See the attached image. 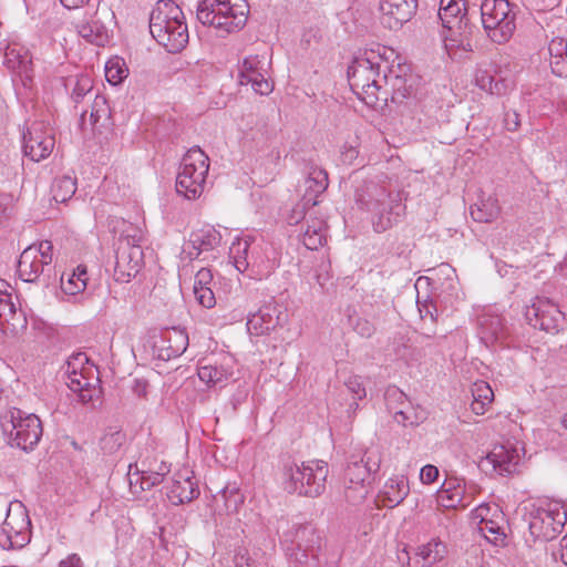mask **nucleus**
Segmentation results:
<instances>
[{
	"instance_id": "f257e3e1",
	"label": "nucleus",
	"mask_w": 567,
	"mask_h": 567,
	"mask_svg": "<svg viewBox=\"0 0 567 567\" xmlns=\"http://www.w3.org/2000/svg\"><path fill=\"white\" fill-rule=\"evenodd\" d=\"M357 205L370 214L374 231L383 233L398 223L404 210L399 193L375 181H364L354 190Z\"/></svg>"
},
{
	"instance_id": "4468645a",
	"label": "nucleus",
	"mask_w": 567,
	"mask_h": 567,
	"mask_svg": "<svg viewBox=\"0 0 567 567\" xmlns=\"http://www.w3.org/2000/svg\"><path fill=\"white\" fill-rule=\"evenodd\" d=\"M525 318L532 327L550 333L558 332L565 320L564 313L554 302L539 297L526 307Z\"/></svg>"
},
{
	"instance_id": "f704fd0d",
	"label": "nucleus",
	"mask_w": 567,
	"mask_h": 567,
	"mask_svg": "<svg viewBox=\"0 0 567 567\" xmlns=\"http://www.w3.org/2000/svg\"><path fill=\"white\" fill-rule=\"evenodd\" d=\"M473 401L471 403V410L476 415H482L486 412L487 406L494 399L492 388L485 381H478L473 384L472 388Z\"/></svg>"
},
{
	"instance_id": "39448f33",
	"label": "nucleus",
	"mask_w": 567,
	"mask_h": 567,
	"mask_svg": "<svg viewBox=\"0 0 567 567\" xmlns=\"http://www.w3.org/2000/svg\"><path fill=\"white\" fill-rule=\"evenodd\" d=\"M329 470L323 461L301 462L288 460L282 465V485L290 494L318 497L326 489Z\"/></svg>"
},
{
	"instance_id": "9d476101",
	"label": "nucleus",
	"mask_w": 567,
	"mask_h": 567,
	"mask_svg": "<svg viewBox=\"0 0 567 567\" xmlns=\"http://www.w3.org/2000/svg\"><path fill=\"white\" fill-rule=\"evenodd\" d=\"M439 18L443 27L451 32L450 37H446L450 45L461 47L466 52L472 51L466 35L467 19L464 0H441ZM446 47L449 48V44Z\"/></svg>"
},
{
	"instance_id": "680f3d73",
	"label": "nucleus",
	"mask_w": 567,
	"mask_h": 567,
	"mask_svg": "<svg viewBox=\"0 0 567 567\" xmlns=\"http://www.w3.org/2000/svg\"><path fill=\"white\" fill-rule=\"evenodd\" d=\"M13 213V198L11 195H0V224L6 221Z\"/></svg>"
},
{
	"instance_id": "b1692460",
	"label": "nucleus",
	"mask_w": 567,
	"mask_h": 567,
	"mask_svg": "<svg viewBox=\"0 0 567 567\" xmlns=\"http://www.w3.org/2000/svg\"><path fill=\"white\" fill-rule=\"evenodd\" d=\"M208 169V156L200 148L194 147L184 155L178 174L205 184Z\"/></svg>"
},
{
	"instance_id": "dca6fc26",
	"label": "nucleus",
	"mask_w": 567,
	"mask_h": 567,
	"mask_svg": "<svg viewBox=\"0 0 567 567\" xmlns=\"http://www.w3.org/2000/svg\"><path fill=\"white\" fill-rule=\"evenodd\" d=\"M446 546L439 539L420 545L415 548L406 549L398 554V559L408 567H430L441 561L446 555Z\"/></svg>"
},
{
	"instance_id": "5fc2aeb1",
	"label": "nucleus",
	"mask_w": 567,
	"mask_h": 567,
	"mask_svg": "<svg viewBox=\"0 0 567 567\" xmlns=\"http://www.w3.org/2000/svg\"><path fill=\"white\" fill-rule=\"evenodd\" d=\"M434 271L439 280L444 279L442 286L445 289L453 290L455 288L457 276L455 269L452 268L449 264H441L439 267L434 269Z\"/></svg>"
},
{
	"instance_id": "09e8293b",
	"label": "nucleus",
	"mask_w": 567,
	"mask_h": 567,
	"mask_svg": "<svg viewBox=\"0 0 567 567\" xmlns=\"http://www.w3.org/2000/svg\"><path fill=\"white\" fill-rule=\"evenodd\" d=\"M370 474L362 462L353 461L350 462L344 471V482L354 484H367V480Z\"/></svg>"
},
{
	"instance_id": "ddd939ff",
	"label": "nucleus",
	"mask_w": 567,
	"mask_h": 567,
	"mask_svg": "<svg viewBox=\"0 0 567 567\" xmlns=\"http://www.w3.org/2000/svg\"><path fill=\"white\" fill-rule=\"evenodd\" d=\"M23 153L33 162L47 158L55 145L54 132L44 122H33L23 133Z\"/></svg>"
},
{
	"instance_id": "2f4dec72",
	"label": "nucleus",
	"mask_w": 567,
	"mask_h": 567,
	"mask_svg": "<svg viewBox=\"0 0 567 567\" xmlns=\"http://www.w3.org/2000/svg\"><path fill=\"white\" fill-rule=\"evenodd\" d=\"M302 243L306 248L317 250L322 247L326 241V221L320 218H312L307 220V227L302 231Z\"/></svg>"
},
{
	"instance_id": "6e6d98bb",
	"label": "nucleus",
	"mask_w": 567,
	"mask_h": 567,
	"mask_svg": "<svg viewBox=\"0 0 567 567\" xmlns=\"http://www.w3.org/2000/svg\"><path fill=\"white\" fill-rule=\"evenodd\" d=\"M93 89V81L89 75H81L76 79L73 91L72 99L75 103H80L82 99L91 93Z\"/></svg>"
},
{
	"instance_id": "79ce46f5",
	"label": "nucleus",
	"mask_w": 567,
	"mask_h": 567,
	"mask_svg": "<svg viewBox=\"0 0 567 567\" xmlns=\"http://www.w3.org/2000/svg\"><path fill=\"white\" fill-rule=\"evenodd\" d=\"M204 184L187 177V175L177 174L176 192L188 199H195L203 193Z\"/></svg>"
},
{
	"instance_id": "473e14b6",
	"label": "nucleus",
	"mask_w": 567,
	"mask_h": 567,
	"mask_svg": "<svg viewBox=\"0 0 567 567\" xmlns=\"http://www.w3.org/2000/svg\"><path fill=\"white\" fill-rule=\"evenodd\" d=\"M30 525V520L25 508L21 503H17L14 508L9 507L7 517L3 523V530L8 534V538L11 539V534L20 535L23 529H27Z\"/></svg>"
},
{
	"instance_id": "393cba45",
	"label": "nucleus",
	"mask_w": 567,
	"mask_h": 567,
	"mask_svg": "<svg viewBox=\"0 0 567 567\" xmlns=\"http://www.w3.org/2000/svg\"><path fill=\"white\" fill-rule=\"evenodd\" d=\"M6 66L21 76L23 84L32 78V58L29 51L20 45H9L4 53Z\"/></svg>"
},
{
	"instance_id": "5701e85b",
	"label": "nucleus",
	"mask_w": 567,
	"mask_h": 567,
	"mask_svg": "<svg viewBox=\"0 0 567 567\" xmlns=\"http://www.w3.org/2000/svg\"><path fill=\"white\" fill-rule=\"evenodd\" d=\"M127 475L130 477V486L134 492H137V487L140 491L151 489L162 483L164 478L158 475V472H155V466L148 463L147 460L130 464Z\"/></svg>"
},
{
	"instance_id": "c756f323",
	"label": "nucleus",
	"mask_w": 567,
	"mask_h": 567,
	"mask_svg": "<svg viewBox=\"0 0 567 567\" xmlns=\"http://www.w3.org/2000/svg\"><path fill=\"white\" fill-rule=\"evenodd\" d=\"M9 285L0 279V323L11 326L16 329L18 324L24 321L22 316L17 313L11 295L7 291Z\"/></svg>"
},
{
	"instance_id": "bb28decb",
	"label": "nucleus",
	"mask_w": 567,
	"mask_h": 567,
	"mask_svg": "<svg viewBox=\"0 0 567 567\" xmlns=\"http://www.w3.org/2000/svg\"><path fill=\"white\" fill-rule=\"evenodd\" d=\"M47 269L50 270L51 266L42 262V259L37 257L33 246L27 247L21 252L18 261V271L23 281L34 282Z\"/></svg>"
},
{
	"instance_id": "0eeeda50",
	"label": "nucleus",
	"mask_w": 567,
	"mask_h": 567,
	"mask_svg": "<svg viewBox=\"0 0 567 567\" xmlns=\"http://www.w3.org/2000/svg\"><path fill=\"white\" fill-rule=\"evenodd\" d=\"M481 17L483 28L494 43H506L516 30V12L507 0H484Z\"/></svg>"
},
{
	"instance_id": "7ed1b4c3",
	"label": "nucleus",
	"mask_w": 567,
	"mask_h": 567,
	"mask_svg": "<svg viewBox=\"0 0 567 567\" xmlns=\"http://www.w3.org/2000/svg\"><path fill=\"white\" fill-rule=\"evenodd\" d=\"M248 12L245 0H202L196 17L203 25L212 27L220 37H226L246 25Z\"/></svg>"
},
{
	"instance_id": "58836bf2",
	"label": "nucleus",
	"mask_w": 567,
	"mask_h": 567,
	"mask_svg": "<svg viewBox=\"0 0 567 567\" xmlns=\"http://www.w3.org/2000/svg\"><path fill=\"white\" fill-rule=\"evenodd\" d=\"M394 420L403 426L419 425L426 420V411L409 403L404 408L394 411Z\"/></svg>"
},
{
	"instance_id": "c03bdc74",
	"label": "nucleus",
	"mask_w": 567,
	"mask_h": 567,
	"mask_svg": "<svg viewBox=\"0 0 567 567\" xmlns=\"http://www.w3.org/2000/svg\"><path fill=\"white\" fill-rule=\"evenodd\" d=\"M198 378L200 381L209 385H217L227 380L226 371L215 365H204L198 369Z\"/></svg>"
},
{
	"instance_id": "bf43d9fd",
	"label": "nucleus",
	"mask_w": 567,
	"mask_h": 567,
	"mask_svg": "<svg viewBox=\"0 0 567 567\" xmlns=\"http://www.w3.org/2000/svg\"><path fill=\"white\" fill-rule=\"evenodd\" d=\"M548 52L550 59L554 58H567V40L563 38H554L548 44Z\"/></svg>"
},
{
	"instance_id": "603ef678",
	"label": "nucleus",
	"mask_w": 567,
	"mask_h": 567,
	"mask_svg": "<svg viewBox=\"0 0 567 567\" xmlns=\"http://www.w3.org/2000/svg\"><path fill=\"white\" fill-rule=\"evenodd\" d=\"M382 461V454L379 447H370L364 452L363 457L359 461L362 462L367 472L371 474H375L380 470Z\"/></svg>"
},
{
	"instance_id": "a211bd4d",
	"label": "nucleus",
	"mask_w": 567,
	"mask_h": 567,
	"mask_svg": "<svg viewBox=\"0 0 567 567\" xmlns=\"http://www.w3.org/2000/svg\"><path fill=\"white\" fill-rule=\"evenodd\" d=\"M74 27L80 37L87 42L103 47L109 41V30L99 13V7L86 8L82 18L74 20Z\"/></svg>"
},
{
	"instance_id": "774afa93",
	"label": "nucleus",
	"mask_w": 567,
	"mask_h": 567,
	"mask_svg": "<svg viewBox=\"0 0 567 567\" xmlns=\"http://www.w3.org/2000/svg\"><path fill=\"white\" fill-rule=\"evenodd\" d=\"M439 476V470L434 465H425L421 468L420 480L424 484L433 483Z\"/></svg>"
},
{
	"instance_id": "c9c22d12",
	"label": "nucleus",
	"mask_w": 567,
	"mask_h": 567,
	"mask_svg": "<svg viewBox=\"0 0 567 567\" xmlns=\"http://www.w3.org/2000/svg\"><path fill=\"white\" fill-rule=\"evenodd\" d=\"M474 82L481 90L491 94L499 95L503 93L504 84L495 81L491 65L480 64L475 71Z\"/></svg>"
},
{
	"instance_id": "8fccbe9b",
	"label": "nucleus",
	"mask_w": 567,
	"mask_h": 567,
	"mask_svg": "<svg viewBox=\"0 0 567 567\" xmlns=\"http://www.w3.org/2000/svg\"><path fill=\"white\" fill-rule=\"evenodd\" d=\"M344 483V496L351 504L361 503L368 495V484H354L349 482Z\"/></svg>"
},
{
	"instance_id": "ea45409f",
	"label": "nucleus",
	"mask_w": 567,
	"mask_h": 567,
	"mask_svg": "<svg viewBox=\"0 0 567 567\" xmlns=\"http://www.w3.org/2000/svg\"><path fill=\"white\" fill-rule=\"evenodd\" d=\"M87 279L86 267L79 265L66 281L61 278L62 289L68 295H76L85 289Z\"/></svg>"
},
{
	"instance_id": "4d7b16f0",
	"label": "nucleus",
	"mask_w": 567,
	"mask_h": 567,
	"mask_svg": "<svg viewBox=\"0 0 567 567\" xmlns=\"http://www.w3.org/2000/svg\"><path fill=\"white\" fill-rule=\"evenodd\" d=\"M347 390L352 394L354 401L362 400L367 395L365 388L361 379L357 375L350 377L344 383Z\"/></svg>"
},
{
	"instance_id": "423d86ee",
	"label": "nucleus",
	"mask_w": 567,
	"mask_h": 567,
	"mask_svg": "<svg viewBox=\"0 0 567 567\" xmlns=\"http://www.w3.org/2000/svg\"><path fill=\"white\" fill-rule=\"evenodd\" d=\"M1 427L9 444L23 451L32 450L42 435L40 419L17 408L10 409L1 416Z\"/></svg>"
},
{
	"instance_id": "e433bc0d",
	"label": "nucleus",
	"mask_w": 567,
	"mask_h": 567,
	"mask_svg": "<svg viewBox=\"0 0 567 567\" xmlns=\"http://www.w3.org/2000/svg\"><path fill=\"white\" fill-rule=\"evenodd\" d=\"M249 248L250 241L248 238H238L229 248V256L239 272H245L250 266Z\"/></svg>"
},
{
	"instance_id": "6e6552de",
	"label": "nucleus",
	"mask_w": 567,
	"mask_h": 567,
	"mask_svg": "<svg viewBox=\"0 0 567 567\" xmlns=\"http://www.w3.org/2000/svg\"><path fill=\"white\" fill-rule=\"evenodd\" d=\"M529 537L534 543H547L555 539L563 530L567 514L558 502L533 505L528 514Z\"/></svg>"
},
{
	"instance_id": "c85d7f7f",
	"label": "nucleus",
	"mask_w": 567,
	"mask_h": 567,
	"mask_svg": "<svg viewBox=\"0 0 567 567\" xmlns=\"http://www.w3.org/2000/svg\"><path fill=\"white\" fill-rule=\"evenodd\" d=\"M162 342L167 343V346L161 347L158 355L164 360H169L171 358L179 357L186 351L188 336L179 329H172L164 334Z\"/></svg>"
},
{
	"instance_id": "49530a36",
	"label": "nucleus",
	"mask_w": 567,
	"mask_h": 567,
	"mask_svg": "<svg viewBox=\"0 0 567 567\" xmlns=\"http://www.w3.org/2000/svg\"><path fill=\"white\" fill-rule=\"evenodd\" d=\"M384 400L388 411L394 415V411L404 408L411 403L403 391L396 386H389L384 393Z\"/></svg>"
},
{
	"instance_id": "72a5a7b5",
	"label": "nucleus",
	"mask_w": 567,
	"mask_h": 567,
	"mask_svg": "<svg viewBox=\"0 0 567 567\" xmlns=\"http://www.w3.org/2000/svg\"><path fill=\"white\" fill-rule=\"evenodd\" d=\"M499 212L501 208L498 200L493 196L482 198L471 206V216L478 223H491L495 220L498 217Z\"/></svg>"
},
{
	"instance_id": "4c0bfd02",
	"label": "nucleus",
	"mask_w": 567,
	"mask_h": 567,
	"mask_svg": "<svg viewBox=\"0 0 567 567\" xmlns=\"http://www.w3.org/2000/svg\"><path fill=\"white\" fill-rule=\"evenodd\" d=\"M220 236L215 229H202L190 234L189 244L197 250V255L202 251H208L219 244Z\"/></svg>"
},
{
	"instance_id": "052dcab7",
	"label": "nucleus",
	"mask_w": 567,
	"mask_h": 567,
	"mask_svg": "<svg viewBox=\"0 0 567 567\" xmlns=\"http://www.w3.org/2000/svg\"><path fill=\"white\" fill-rule=\"evenodd\" d=\"M35 248L37 257L42 259V262L52 264V243L48 240L41 241L39 245H32Z\"/></svg>"
},
{
	"instance_id": "13d9d810",
	"label": "nucleus",
	"mask_w": 567,
	"mask_h": 567,
	"mask_svg": "<svg viewBox=\"0 0 567 567\" xmlns=\"http://www.w3.org/2000/svg\"><path fill=\"white\" fill-rule=\"evenodd\" d=\"M194 296L199 305L203 307L210 309L216 305L215 295L212 290V287H204L200 289L194 290Z\"/></svg>"
},
{
	"instance_id": "412c9836",
	"label": "nucleus",
	"mask_w": 567,
	"mask_h": 567,
	"mask_svg": "<svg viewBox=\"0 0 567 567\" xmlns=\"http://www.w3.org/2000/svg\"><path fill=\"white\" fill-rule=\"evenodd\" d=\"M475 488L458 480H449L437 491V502L445 508H466L473 501Z\"/></svg>"
},
{
	"instance_id": "2eb2a0df",
	"label": "nucleus",
	"mask_w": 567,
	"mask_h": 567,
	"mask_svg": "<svg viewBox=\"0 0 567 567\" xmlns=\"http://www.w3.org/2000/svg\"><path fill=\"white\" fill-rule=\"evenodd\" d=\"M288 320V315L282 306L276 302H268L251 313L247 320V330L254 336H264L282 326Z\"/></svg>"
},
{
	"instance_id": "a19ab883",
	"label": "nucleus",
	"mask_w": 567,
	"mask_h": 567,
	"mask_svg": "<svg viewBox=\"0 0 567 567\" xmlns=\"http://www.w3.org/2000/svg\"><path fill=\"white\" fill-rule=\"evenodd\" d=\"M388 82H390L392 87V101L393 102H402L404 99L409 97L413 92V78L409 79L402 78L400 75H394L388 78Z\"/></svg>"
},
{
	"instance_id": "6ab92c4d",
	"label": "nucleus",
	"mask_w": 567,
	"mask_h": 567,
	"mask_svg": "<svg viewBox=\"0 0 567 567\" xmlns=\"http://www.w3.org/2000/svg\"><path fill=\"white\" fill-rule=\"evenodd\" d=\"M417 9V0H381V23L396 30L410 21Z\"/></svg>"
},
{
	"instance_id": "864d4df0",
	"label": "nucleus",
	"mask_w": 567,
	"mask_h": 567,
	"mask_svg": "<svg viewBox=\"0 0 567 567\" xmlns=\"http://www.w3.org/2000/svg\"><path fill=\"white\" fill-rule=\"evenodd\" d=\"M92 372H84L81 370L80 372L65 373L66 375V384L71 391L76 392V390H83L84 386L91 385V382L94 381L93 377H90ZM97 381V379H95Z\"/></svg>"
},
{
	"instance_id": "20e7f679",
	"label": "nucleus",
	"mask_w": 567,
	"mask_h": 567,
	"mask_svg": "<svg viewBox=\"0 0 567 567\" xmlns=\"http://www.w3.org/2000/svg\"><path fill=\"white\" fill-rule=\"evenodd\" d=\"M379 56H358L348 68V79L351 90L368 106L378 107L380 101H388V91L381 82L388 83V76H380Z\"/></svg>"
},
{
	"instance_id": "69168bd1",
	"label": "nucleus",
	"mask_w": 567,
	"mask_h": 567,
	"mask_svg": "<svg viewBox=\"0 0 567 567\" xmlns=\"http://www.w3.org/2000/svg\"><path fill=\"white\" fill-rule=\"evenodd\" d=\"M488 506L487 505H480L477 508H476V512H477V516L482 518V523H484V526L481 527V529L486 533H492V534H496V535H499V527H496L494 525V523L492 520H486V517H485V511H488Z\"/></svg>"
},
{
	"instance_id": "f8f14e48",
	"label": "nucleus",
	"mask_w": 567,
	"mask_h": 567,
	"mask_svg": "<svg viewBox=\"0 0 567 567\" xmlns=\"http://www.w3.org/2000/svg\"><path fill=\"white\" fill-rule=\"evenodd\" d=\"M140 240L141 236L126 237L121 240L114 267L116 281L128 282L140 271L144 259L143 249L137 244Z\"/></svg>"
},
{
	"instance_id": "0e129e2a",
	"label": "nucleus",
	"mask_w": 567,
	"mask_h": 567,
	"mask_svg": "<svg viewBox=\"0 0 567 567\" xmlns=\"http://www.w3.org/2000/svg\"><path fill=\"white\" fill-rule=\"evenodd\" d=\"M504 125L507 131L515 132L520 126V116L515 110H507L504 113Z\"/></svg>"
},
{
	"instance_id": "de8ad7c7",
	"label": "nucleus",
	"mask_w": 567,
	"mask_h": 567,
	"mask_svg": "<svg viewBox=\"0 0 567 567\" xmlns=\"http://www.w3.org/2000/svg\"><path fill=\"white\" fill-rule=\"evenodd\" d=\"M110 113V107L105 96L96 94L90 112L92 126H96L101 121L109 120Z\"/></svg>"
},
{
	"instance_id": "3c124183",
	"label": "nucleus",
	"mask_w": 567,
	"mask_h": 567,
	"mask_svg": "<svg viewBox=\"0 0 567 567\" xmlns=\"http://www.w3.org/2000/svg\"><path fill=\"white\" fill-rule=\"evenodd\" d=\"M89 364V358L83 352H78L72 354L69 360L66 361L65 371L64 373H72L80 372L81 370H84V372H93V367L87 365Z\"/></svg>"
},
{
	"instance_id": "f3484780",
	"label": "nucleus",
	"mask_w": 567,
	"mask_h": 567,
	"mask_svg": "<svg viewBox=\"0 0 567 567\" xmlns=\"http://www.w3.org/2000/svg\"><path fill=\"white\" fill-rule=\"evenodd\" d=\"M519 461L518 450L511 443L496 445L484 457L478 466L485 471H493L499 475L511 474L515 471Z\"/></svg>"
},
{
	"instance_id": "7c9ffc66",
	"label": "nucleus",
	"mask_w": 567,
	"mask_h": 567,
	"mask_svg": "<svg viewBox=\"0 0 567 567\" xmlns=\"http://www.w3.org/2000/svg\"><path fill=\"white\" fill-rule=\"evenodd\" d=\"M76 188L78 183L74 175L60 174L53 178L50 193L55 203H66L74 196Z\"/></svg>"
},
{
	"instance_id": "a878e982",
	"label": "nucleus",
	"mask_w": 567,
	"mask_h": 567,
	"mask_svg": "<svg viewBox=\"0 0 567 567\" xmlns=\"http://www.w3.org/2000/svg\"><path fill=\"white\" fill-rule=\"evenodd\" d=\"M480 338L486 347L503 342L507 328L499 315L484 313L478 319Z\"/></svg>"
},
{
	"instance_id": "338daca9",
	"label": "nucleus",
	"mask_w": 567,
	"mask_h": 567,
	"mask_svg": "<svg viewBox=\"0 0 567 567\" xmlns=\"http://www.w3.org/2000/svg\"><path fill=\"white\" fill-rule=\"evenodd\" d=\"M549 64L554 74L560 78L567 76V58L561 56L560 59H550Z\"/></svg>"
},
{
	"instance_id": "9b49d317",
	"label": "nucleus",
	"mask_w": 567,
	"mask_h": 567,
	"mask_svg": "<svg viewBox=\"0 0 567 567\" xmlns=\"http://www.w3.org/2000/svg\"><path fill=\"white\" fill-rule=\"evenodd\" d=\"M270 60L267 53L249 54L239 64L238 81L241 85L250 84L260 95H268L274 90L270 81Z\"/></svg>"
},
{
	"instance_id": "f03ea898",
	"label": "nucleus",
	"mask_w": 567,
	"mask_h": 567,
	"mask_svg": "<svg viewBox=\"0 0 567 567\" xmlns=\"http://www.w3.org/2000/svg\"><path fill=\"white\" fill-rule=\"evenodd\" d=\"M150 32L169 53L181 52L189 34L182 9L173 0H158L150 14Z\"/></svg>"
},
{
	"instance_id": "4be33fe9",
	"label": "nucleus",
	"mask_w": 567,
	"mask_h": 567,
	"mask_svg": "<svg viewBox=\"0 0 567 567\" xmlns=\"http://www.w3.org/2000/svg\"><path fill=\"white\" fill-rule=\"evenodd\" d=\"M166 488V495L174 505L188 503L199 495L197 483L188 471L176 473Z\"/></svg>"
},
{
	"instance_id": "37998d69",
	"label": "nucleus",
	"mask_w": 567,
	"mask_h": 567,
	"mask_svg": "<svg viewBox=\"0 0 567 567\" xmlns=\"http://www.w3.org/2000/svg\"><path fill=\"white\" fill-rule=\"evenodd\" d=\"M126 442V434L123 431L115 430L105 433L101 439V449L106 454L116 453Z\"/></svg>"
},
{
	"instance_id": "e2e57ef3",
	"label": "nucleus",
	"mask_w": 567,
	"mask_h": 567,
	"mask_svg": "<svg viewBox=\"0 0 567 567\" xmlns=\"http://www.w3.org/2000/svg\"><path fill=\"white\" fill-rule=\"evenodd\" d=\"M213 274L208 268H202L197 271L194 279V290L204 287H210Z\"/></svg>"
},
{
	"instance_id": "cd10ccee",
	"label": "nucleus",
	"mask_w": 567,
	"mask_h": 567,
	"mask_svg": "<svg viewBox=\"0 0 567 567\" xmlns=\"http://www.w3.org/2000/svg\"><path fill=\"white\" fill-rule=\"evenodd\" d=\"M409 481L404 475H396L389 478L381 491L383 506L395 507L409 495Z\"/></svg>"
},
{
	"instance_id": "aec40b11",
	"label": "nucleus",
	"mask_w": 567,
	"mask_h": 567,
	"mask_svg": "<svg viewBox=\"0 0 567 567\" xmlns=\"http://www.w3.org/2000/svg\"><path fill=\"white\" fill-rule=\"evenodd\" d=\"M306 177L303 187V207L316 206L318 197L326 192L329 185L328 173L315 162L309 161L305 166Z\"/></svg>"
},
{
	"instance_id": "a18cd8bd",
	"label": "nucleus",
	"mask_w": 567,
	"mask_h": 567,
	"mask_svg": "<svg viewBox=\"0 0 567 567\" xmlns=\"http://www.w3.org/2000/svg\"><path fill=\"white\" fill-rule=\"evenodd\" d=\"M128 70L122 60H110L105 64V78L109 83L116 85L127 76Z\"/></svg>"
},
{
	"instance_id": "1a4fd4ad",
	"label": "nucleus",
	"mask_w": 567,
	"mask_h": 567,
	"mask_svg": "<svg viewBox=\"0 0 567 567\" xmlns=\"http://www.w3.org/2000/svg\"><path fill=\"white\" fill-rule=\"evenodd\" d=\"M315 529L308 525H293L281 536V544L292 567H316L321 564L316 553Z\"/></svg>"
}]
</instances>
